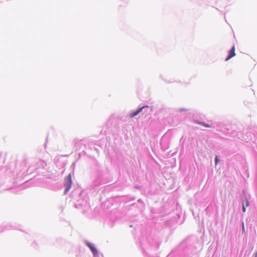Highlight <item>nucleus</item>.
<instances>
[{"label":"nucleus","mask_w":257,"mask_h":257,"mask_svg":"<svg viewBox=\"0 0 257 257\" xmlns=\"http://www.w3.org/2000/svg\"><path fill=\"white\" fill-rule=\"evenodd\" d=\"M72 185V177L71 174H69L65 179V186L66 187L65 193H67L71 188Z\"/></svg>","instance_id":"f257e3e1"},{"label":"nucleus","mask_w":257,"mask_h":257,"mask_svg":"<svg viewBox=\"0 0 257 257\" xmlns=\"http://www.w3.org/2000/svg\"><path fill=\"white\" fill-rule=\"evenodd\" d=\"M235 55V46L233 45L231 49L228 52V55L227 58L225 59V61H227L229 59H230L231 58L234 57Z\"/></svg>","instance_id":"f03ea898"},{"label":"nucleus","mask_w":257,"mask_h":257,"mask_svg":"<svg viewBox=\"0 0 257 257\" xmlns=\"http://www.w3.org/2000/svg\"><path fill=\"white\" fill-rule=\"evenodd\" d=\"M148 107V106H143L142 107H140V108H139L138 109L136 110V111L132 112L130 114V117H134L135 116L137 115L138 114H139L142 111L144 107Z\"/></svg>","instance_id":"7ed1b4c3"},{"label":"nucleus","mask_w":257,"mask_h":257,"mask_svg":"<svg viewBox=\"0 0 257 257\" xmlns=\"http://www.w3.org/2000/svg\"><path fill=\"white\" fill-rule=\"evenodd\" d=\"M88 246H89V247L90 248V249H91V250L92 251V252H93V253L94 255L97 254L98 251H97L96 248L95 247V246L93 244H92L91 243H89V244H88Z\"/></svg>","instance_id":"20e7f679"},{"label":"nucleus","mask_w":257,"mask_h":257,"mask_svg":"<svg viewBox=\"0 0 257 257\" xmlns=\"http://www.w3.org/2000/svg\"><path fill=\"white\" fill-rule=\"evenodd\" d=\"M197 123H198V124H200L205 127H210V125L208 124H207V123H205L204 122H199V121H196V122Z\"/></svg>","instance_id":"39448f33"},{"label":"nucleus","mask_w":257,"mask_h":257,"mask_svg":"<svg viewBox=\"0 0 257 257\" xmlns=\"http://www.w3.org/2000/svg\"><path fill=\"white\" fill-rule=\"evenodd\" d=\"M249 202L247 199H245L243 201L242 206H245V207H248L249 206Z\"/></svg>","instance_id":"423d86ee"},{"label":"nucleus","mask_w":257,"mask_h":257,"mask_svg":"<svg viewBox=\"0 0 257 257\" xmlns=\"http://www.w3.org/2000/svg\"><path fill=\"white\" fill-rule=\"evenodd\" d=\"M218 162V159L217 156L215 157V164L217 165Z\"/></svg>","instance_id":"0eeeda50"},{"label":"nucleus","mask_w":257,"mask_h":257,"mask_svg":"<svg viewBox=\"0 0 257 257\" xmlns=\"http://www.w3.org/2000/svg\"><path fill=\"white\" fill-rule=\"evenodd\" d=\"M242 210L244 212H245L246 211V209H245V206H242Z\"/></svg>","instance_id":"6e6552de"},{"label":"nucleus","mask_w":257,"mask_h":257,"mask_svg":"<svg viewBox=\"0 0 257 257\" xmlns=\"http://www.w3.org/2000/svg\"><path fill=\"white\" fill-rule=\"evenodd\" d=\"M244 223H242V230H243V231H244Z\"/></svg>","instance_id":"1a4fd4ad"},{"label":"nucleus","mask_w":257,"mask_h":257,"mask_svg":"<svg viewBox=\"0 0 257 257\" xmlns=\"http://www.w3.org/2000/svg\"><path fill=\"white\" fill-rule=\"evenodd\" d=\"M254 257H257V252L255 253V256Z\"/></svg>","instance_id":"9d476101"}]
</instances>
